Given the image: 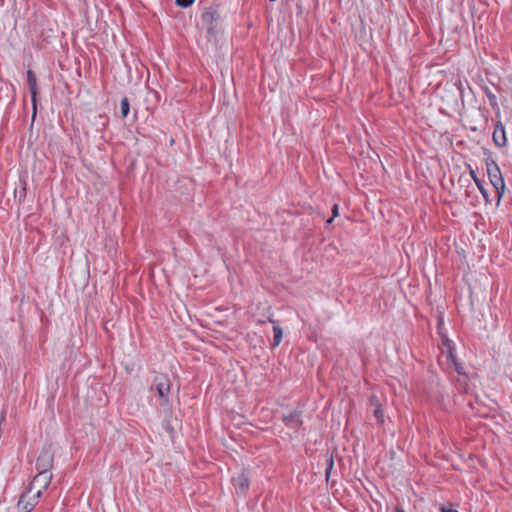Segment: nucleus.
<instances>
[{
  "mask_svg": "<svg viewBox=\"0 0 512 512\" xmlns=\"http://www.w3.org/2000/svg\"><path fill=\"white\" fill-rule=\"evenodd\" d=\"M486 167L489 180L493 185L497 195V204H499L505 192L504 178L502 176L499 166L494 160L486 162Z\"/></svg>",
  "mask_w": 512,
  "mask_h": 512,
  "instance_id": "f257e3e1",
  "label": "nucleus"
},
{
  "mask_svg": "<svg viewBox=\"0 0 512 512\" xmlns=\"http://www.w3.org/2000/svg\"><path fill=\"white\" fill-rule=\"evenodd\" d=\"M396 512H404V510L401 508H397Z\"/></svg>",
  "mask_w": 512,
  "mask_h": 512,
  "instance_id": "4be33fe9",
  "label": "nucleus"
},
{
  "mask_svg": "<svg viewBox=\"0 0 512 512\" xmlns=\"http://www.w3.org/2000/svg\"><path fill=\"white\" fill-rule=\"evenodd\" d=\"M338 211H339V208H338V205H334L333 208H332V217H336L338 215Z\"/></svg>",
  "mask_w": 512,
  "mask_h": 512,
  "instance_id": "a211bd4d",
  "label": "nucleus"
},
{
  "mask_svg": "<svg viewBox=\"0 0 512 512\" xmlns=\"http://www.w3.org/2000/svg\"><path fill=\"white\" fill-rule=\"evenodd\" d=\"M232 481L237 492L245 493L249 488V479L244 472H241L237 476H234L232 478Z\"/></svg>",
  "mask_w": 512,
  "mask_h": 512,
  "instance_id": "6e6552de",
  "label": "nucleus"
},
{
  "mask_svg": "<svg viewBox=\"0 0 512 512\" xmlns=\"http://www.w3.org/2000/svg\"><path fill=\"white\" fill-rule=\"evenodd\" d=\"M300 413L298 411L290 412L288 415H283V421L289 426H298L301 424Z\"/></svg>",
  "mask_w": 512,
  "mask_h": 512,
  "instance_id": "9b49d317",
  "label": "nucleus"
},
{
  "mask_svg": "<svg viewBox=\"0 0 512 512\" xmlns=\"http://www.w3.org/2000/svg\"><path fill=\"white\" fill-rule=\"evenodd\" d=\"M153 387L157 390L159 397L166 404L171 390V382L166 374L158 373L153 379Z\"/></svg>",
  "mask_w": 512,
  "mask_h": 512,
  "instance_id": "7ed1b4c3",
  "label": "nucleus"
},
{
  "mask_svg": "<svg viewBox=\"0 0 512 512\" xmlns=\"http://www.w3.org/2000/svg\"><path fill=\"white\" fill-rule=\"evenodd\" d=\"M6 420V411L5 410H1L0 411V426L2 427V424L5 422Z\"/></svg>",
  "mask_w": 512,
  "mask_h": 512,
  "instance_id": "f3484780",
  "label": "nucleus"
},
{
  "mask_svg": "<svg viewBox=\"0 0 512 512\" xmlns=\"http://www.w3.org/2000/svg\"><path fill=\"white\" fill-rule=\"evenodd\" d=\"M53 466V453L50 448H44L36 461V469L41 472H50Z\"/></svg>",
  "mask_w": 512,
  "mask_h": 512,
  "instance_id": "39448f33",
  "label": "nucleus"
},
{
  "mask_svg": "<svg viewBox=\"0 0 512 512\" xmlns=\"http://www.w3.org/2000/svg\"><path fill=\"white\" fill-rule=\"evenodd\" d=\"M267 321L269 323H272V324L276 323V321L271 316L268 317ZM273 333H274V337H273L272 346L273 347H277L281 343V341H282V337H283L282 328L279 327L278 325H274L273 326Z\"/></svg>",
  "mask_w": 512,
  "mask_h": 512,
  "instance_id": "1a4fd4ad",
  "label": "nucleus"
},
{
  "mask_svg": "<svg viewBox=\"0 0 512 512\" xmlns=\"http://www.w3.org/2000/svg\"><path fill=\"white\" fill-rule=\"evenodd\" d=\"M493 142L498 147H504L507 144L505 128L500 122H498L494 127Z\"/></svg>",
  "mask_w": 512,
  "mask_h": 512,
  "instance_id": "0eeeda50",
  "label": "nucleus"
},
{
  "mask_svg": "<svg viewBox=\"0 0 512 512\" xmlns=\"http://www.w3.org/2000/svg\"><path fill=\"white\" fill-rule=\"evenodd\" d=\"M486 95L490 101V104L492 106L496 105V96L491 92L489 91L488 89H486Z\"/></svg>",
  "mask_w": 512,
  "mask_h": 512,
  "instance_id": "dca6fc26",
  "label": "nucleus"
},
{
  "mask_svg": "<svg viewBox=\"0 0 512 512\" xmlns=\"http://www.w3.org/2000/svg\"><path fill=\"white\" fill-rule=\"evenodd\" d=\"M129 109H130V104H129L128 99L125 97L121 100V103H120V110H121L122 117H127L128 113H129Z\"/></svg>",
  "mask_w": 512,
  "mask_h": 512,
  "instance_id": "4468645a",
  "label": "nucleus"
},
{
  "mask_svg": "<svg viewBox=\"0 0 512 512\" xmlns=\"http://www.w3.org/2000/svg\"><path fill=\"white\" fill-rule=\"evenodd\" d=\"M51 479L52 474L50 472L38 471V474L33 478L30 488V491L36 489L34 495L36 498H39L42 493V490H45L49 486Z\"/></svg>",
  "mask_w": 512,
  "mask_h": 512,
  "instance_id": "20e7f679",
  "label": "nucleus"
},
{
  "mask_svg": "<svg viewBox=\"0 0 512 512\" xmlns=\"http://www.w3.org/2000/svg\"><path fill=\"white\" fill-rule=\"evenodd\" d=\"M456 370H457L458 373H461V370H460V368L458 366H456Z\"/></svg>",
  "mask_w": 512,
  "mask_h": 512,
  "instance_id": "5701e85b",
  "label": "nucleus"
},
{
  "mask_svg": "<svg viewBox=\"0 0 512 512\" xmlns=\"http://www.w3.org/2000/svg\"><path fill=\"white\" fill-rule=\"evenodd\" d=\"M470 175H471L472 179L474 180L475 184L477 185L479 191L481 192V194L485 198V200L488 201V193H487L486 189L484 188L482 182L476 176L475 171L474 170H470Z\"/></svg>",
  "mask_w": 512,
  "mask_h": 512,
  "instance_id": "f8f14e48",
  "label": "nucleus"
},
{
  "mask_svg": "<svg viewBox=\"0 0 512 512\" xmlns=\"http://www.w3.org/2000/svg\"><path fill=\"white\" fill-rule=\"evenodd\" d=\"M27 82H28L29 91H30L31 98H32V103H33L32 118L34 119L35 115H36L37 79H36V75L34 74V72L32 70H28V72H27Z\"/></svg>",
  "mask_w": 512,
  "mask_h": 512,
  "instance_id": "423d86ee",
  "label": "nucleus"
},
{
  "mask_svg": "<svg viewBox=\"0 0 512 512\" xmlns=\"http://www.w3.org/2000/svg\"><path fill=\"white\" fill-rule=\"evenodd\" d=\"M195 0H175L176 4L180 7H189L194 3Z\"/></svg>",
  "mask_w": 512,
  "mask_h": 512,
  "instance_id": "2eb2a0df",
  "label": "nucleus"
},
{
  "mask_svg": "<svg viewBox=\"0 0 512 512\" xmlns=\"http://www.w3.org/2000/svg\"><path fill=\"white\" fill-rule=\"evenodd\" d=\"M333 466H334L333 455L329 454V455L326 456V468H325V475H326L327 481L330 478V474H331V471L333 469Z\"/></svg>",
  "mask_w": 512,
  "mask_h": 512,
  "instance_id": "ddd939ff",
  "label": "nucleus"
},
{
  "mask_svg": "<svg viewBox=\"0 0 512 512\" xmlns=\"http://www.w3.org/2000/svg\"><path fill=\"white\" fill-rule=\"evenodd\" d=\"M23 509L25 510V512H31L32 509H33V505L27 503V504L24 505Z\"/></svg>",
  "mask_w": 512,
  "mask_h": 512,
  "instance_id": "6ab92c4d",
  "label": "nucleus"
},
{
  "mask_svg": "<svg viewBox=\"0 0 512 512\" xmlns=\"http://www.w3.org/2000/svg\"><path fill=\"white\" fill-rule=\"evenodd\" d=\"M441 512H458V511H457V510H453V509H448V508L442 507V508H441Z\"/></svg>",
  "mask_w": 512,
  "mask_h": 512,
  "instance_id": "aec40b11",
  "label": "nucleus"
},
{
  "mask_svg": "<svg viewBox=\"0 0 512 512\" xmlns=\"http://www.w3.org/2000/svg\"><path fill=\"white\" fill-rule=\"evenodd\" d=\"M24 498H25V495H22L19 502H18V506H20L21 504L24 503Z\"/></svg>",
  "mask_w": 512,
  "mask_h": 512,
  "instance_id": "412c9836",
  "label": "nucleus"
},
{
  "mask_svg": "<svg viewBox=\"0 0 512 512\" xmlns=\"http://www.w3.org/2000/svg\"><path fill=\"white\" fill-rule=\"evenodd\" d=\"M370 404H371V406L374 407V409H373L374 416L380 423H382L383 422L382 407H381V403H380L378 397L375 395H372L370 397Z\"/></svg>",
  "mask_w": 512,
  "mask_h": 512,
  "instance_id": "9d476101",
  "label": "nucleus"
},
{
  "mask_svg": "<svg viewBox=\"0 0 512 512\" xmlns=\"http://www.w3.org/2000/svg\"><path fill=\"white\" fill-rule=\"evenodd\" d=\"M219 14L216 10L209 8L201 16V25L206 30L209 40L215 38L218 31Z\"/></svg>",
  "mask_w": 512,
  "mask_h": 512,
  "instance_id": "f03ea898",
  "label": "nucleus"
}]
</instances>
